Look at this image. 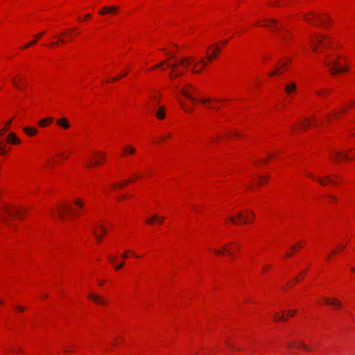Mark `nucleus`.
I'll return each instance as SVG.
<instances>
[{"instance_id": "1", "label": "nucleus", "mask_w": 355, "mask_h": 355, "mask_svg": "<svg viewBox=\"0 0 355 355\" xmlns=\"http://www.w3.org/2000/svg\"><path fill=\"white\" fill-rule=\"evenodd\" d=\"M85 208V200L82 197H75L71 202H63L58 205L52 215H55L62 221H67L82 216Z\"/></svg>"}, {"instance_id": "2", "label": "nucleus", "mask_w": 355, "mask_h": 355, "mask_svg": "<svg viewBox=\"0 0 355 355\" xmlns=\"http://www.w3.org/2000/svg\"><path fill=\"white\" fill-rule=\"evenodd\" d=\"M342 56L340 54L334 52L324 55L323 64L328 69L331 75L337 76L340 73H349L351 72V66L349 62L340 64Z\"/></svg>"}, {"instance_id": "3", "label": "nucleus", "mask_w": 355, "mask_h": 355, "mask_svg": "<svg viewBox=\"0 0 355 355\" xmlns=\"http://www.w3.org/2000/svg\"><path fill=\"white\" fill-rule=\"evenodd\" d=\"M333 38L323 33L315 32L309 37V47L313 53L322 55L324 51L331 48Z\"/></svg>"}, {"instance_id": "4", "label": "nucleus", "mask_w": 355, "mask_h": 355, "mask_svg": "<svg viewBox=\"0 0 355 355\" xmlns=\"http://www.w3.org/2000/svg\"><path fill=\"white\" fill-rule=\"evenodd\" d=\"M195 62V58L192 56L176 59L171 65V70L168 73L171 80H174L184 74Z\"/></svg>"}, {"instance_id": "5", "label": "nucleus", "mask_w": 355, "mask_h": 355, "mask_svg": "<svg viewBox=\"0 0 355 355\" xmlns=\"http://www.w3.org/2000/svg\"><path fill=\"white\" fill-rule=\"evenodd\" d=\"M27 212L25 207H19L12 204L3 203V208L0 211V217L3 218L4 224H8L11 218L17 219L24 218Z\"/></svg>"}, {"instance_id": "6", "label": "nucleus", "mask_w": 355, "mask_h": 355, "mask_svg": "<svg viewBox=\"0 0 355 355\" xmlns=\"http://www.w3.org/2000/svg\"><path fill=\"white\" fill-rule=\"evenodd\" d=\"M256 218L254 212L250 209H243L229 216V220L234 225L252 224Z\"/></svg>"}, {"instance_id": "7", "label": "nucleus", "mask_w": 355, "mask_h": 355, "mask_svg": "<svg viewBox=\"0 0 355 355\" xmlns=\"http://www.w3.org/2000/svg\"><path fill=\"white\" fill-rule=\"evenodd\" d=\"M107 159L105 151L96 149L92 151L91 157L85 161V166L87 168L103 166L107 162Z\"/></svg>"}, {"instance_id": "8", "label": "nucleus", "mask_w": 355, "mask_h": 355, "mask_svg": "<svg viewBox=\"0 0 355 355\" xmlns=\"http://www.w3.org/2000/svg\"><path fill=\"white\" fill-rule=\"evenodd\" d=\"M229 40L225 39L218 42L209 45L206 51V60L207 62H213L216 60L223 49L227 44Z\"/></svg>"}, {"instance_id": "9", "label": "nucleus", "mask_w": 355, "mask_h": 355, "mask_svg": "<svg viewBox=\"0 0 355 355\" xmlns=\"http://www.w3.org/2000/svg\"><path fill=\"white\" fill-rule=\"evenodd\" d=\"M292 63L291 57H286L281 60L276 65L275 69L268 73L269 77L281 76L284 74L289 68Z\"/></svg>"}, {"instance_id": "10", "label": "nucleus", "mask_w": 355, "mask_h": 355, "mask_svg": "<svg viewBox=\"0 0 355 355\" xmlns=\"http://www.w3.org/2000/svg\"><path fill=\"white\" fill-rule=\"evenodd\" d=\"M12 83L16 89L21 92L25 91L28 86L26 77L21 73H17L12 76Z\"/></svg>"}, {"instance_id": "11", "label": "nucleus", "mask_w": 355, "mask_h": 355, "mask_svg": "<svg viewBox=\"0 0 355 355\" xmlns=\"http://www.w3.org/2000/svg\"><path fill=\"white\" fill-rule=\"evenodd\" d=\"M349 240L347 238L343 239L336 244L334 249H332L327 255L326 259L328 261L331 260L334 257L338 255L339 253L344 251L349 244Z\"/></svg>"}, {"instance_id": "12", "label": "nucleus", "mask_w": 355, "mask_h": 355, "mask_svg": "<svg viewBox=\"0 0 355 355\" xmlns=\"http://www.w3.org/2000/svg\"><path fill=\"white\" fill-rule=\"evenodd\" d=\"M329 157L331 160L337 164L349 162L347 150H333Z\"/></svg>"}, {"instance_id": "13", "label": "nucleus", "mask_w": 355, "mask_h": 355, "mask_svg": "<svg viewBox=\"0 0 355 355\" xmlns=\"http://www.w3.org/2000/svg\"><path fill=\"white\" fill-rule=\"evenodd\" d=\"M87 299L93 304L101 307H106L108 305L107 299L105 296L98 293L89 292L87 294Z\"/></svg>"}, {"instance_id": "14", "label": "nucleus", "mask_w": 355, "mask_h": 355, "mask_svg": "<svg viewBox=\"0 0 355 355\" xmlns=\"http://www.w3.org/2000/svg\"><path fill=\"white\" fill-rule=\"evenodd\" d=\"M178 101L184 112L191 113L194 110V107L197 103V98H192L191 100L190 98H179Z\"/></svg>"}, {"instance_id": "15", "label": "nucleus", "mask_w": 355, "mask_h": 355, "mask_svg": "<svg viewBox=\"0 0 355 355\" xmlns=\"http://www.w3.org/2000/svg\"><path fill=\"white\" fill-rule=\"evenodd\" d=\"M322 300L324 304L335 310H340L343 308V302L337 297L325 296L322 297Z\"/></svg>"}, {"instance_id": "16", "label": "nucleus", "mask_w": 355, "mask_h": 355, "mask_svg": "<svg viewBox=\"0 0 355 355\" xmlns=\"http://www.w3.org/2000/svg\"><path fill=\"white\" fill-rule=\"evenodd\" d=\"M107 232V228L105 225H97L93 230V234L96 242L97 243H101Z\"/></svg>"}, {"instance_id": "17", "label": "nucleus", "mask_w": 355, "mask_h": 355, "mask_svg": "<svg viewBox=\"0 0 355 355\" xmlns=\"http://www.w3.org/2000/svg\"><path fill=\"white\" fill-rule=\"evenodd\" d=\"M319 13L316 11H309L303 15V19L308 24L318 27Z\"/></svg>"}, {"instance_id": "18", "label": "nucleus", "mask_w": 355, "mask_h": 355, "mask_svg": "<svg viewBox=\"0 0 355 355\" xmlns=\"http://www.w3.org/2000/svg\"><path fill=\"white\" fill-rule=\"evenodd\" d=\"M107 259L115 271L120 270L125 265V261H119V258L117 254H109L107 256Z\"/></svg>"}, {"instance_id": "19", "label": "nucleus", "mask_w": 355, "mask_h": 355, "mask_svg": "<svg viewBox=\"0 0 355 355\" xmlns=\"http://www.w3.org/2000/svg\"><path fill=\"white\" fill-rule=\"evenodd\" d=\"M316 182L322 186H328L329 184L337 185L339 184L338 176L337 175L318 176V178H316Z\"/></svg>"}, {"instance_id": "20", "label": "nucleus", "mask_w": 355, "mask_h": 355, "mask_svg": "<svg viewBox=\"0 0 355 355\" xmlns=\"http://www.w3.org/2000/svg\"><path fill=\"white\" fill-rule=\"evenodd\" d=\"M197 92L196 88L191 84H187L183 86L180 90L181 96L180 98H196L195 94Z\"/></svg>"}, {"instance_id": "21", "label": "nucleus", "mask_w": 355, "mask_h": 355, "mask_svg": "<svg viewBox=\"0 0 355 355\" xmlns=\"http://www.w3.org/2000/svg\"><path fill=\"white\" fill-rule=\"evenodd\" d=\"M225 245L227 256L234 257L237 252H240L242 248L241 243L238 241H233L227 243Z\"/></svg>"}, {"instance_id": "22", "label": "nucleus", "mask_w": 355, "mask_h": 355, "mask_svg": "<svg viewBox=\"0 0 355 355\" xmlns=\"http://www.w3.org/2000/svg\"><path fill=\"white\" fill-rule=\"evenodd\" d=\"M199 101L205 108L210 110H217L220 106V102L212 98H202Z\"/></svg>"}, {"instance_id": "23", "label": "nucleus", "mask_w": 355, "mask_h": 355, "mask_svg": "<svg viewBox=\"0 0 355 355\" xmlns=\"http://www.w3.org/2000/svg\"><path fill=\"white\" fill-rule=\"evenodd\" d=\"M254 26L257 27L266 28L282 27L281 22L273 19H266L261 21H258L254 24Z\"/></svg>"}, {"instance_id": "24", "label": "nucleus", "mask_w": 355, "mask_h": 355, "mask_svg": "<svg viewBox=\"0 0 355 355\" xmlns=\"http://www.w3.org/2000/svg\"><path fill=\"white\" fill-rule=\"evenodd\" d=\"M207 65V61L205 58H201L199 60L195 59V62L190 67L191 71L193 74H200Z\"/></svg>"}, {"instance_id": "25", "label": "nucleus", "mask_w": 355, "mask_h": 355, "mask_svg": "<svg viewBox=\"0 0 355 355\" xmlns=\"http://www.w3.org/2000/svg\"><path fill=\"white\" fill-rule=\"evenodd\" d=\"M333 22L332 18L328 14L322 12L319 13L318 27L329 28L332 26Z\"/></svg>"}, {"instance_id": "26", "label": "nucleus", "mask_w": 355, "mask_h": 355, "mask_svg": "<svg viewBox=\"0 0 355 355\" xmlns=\"http://www.w3.org/2000/svg\"><path fill=\"white\" fill-rule=\"evenodd\" d=\"M305 245L304 241H299L291 246L285 252L284 258L288 259L293 257L295 253L300 251Z\"/></svg>"}, {"instance_id": "27", "label": "nucleus", "mask_w": 355, "mask_h": 355, "mask_svg": "<svg viewBox=\"0 0 355 355\" xmlns=\"http://www.w3.org/2000/svg\"><path fill=\"white\" fill-rule=\"evenodd\" d=\"M166 217L157 214H153L145 219V223L150 225H162Z\"/></svg>"}, {"instance_id": "28", "label": "nucleus", "mask_w": 355, "mask_h": 355, "mask_svg": "<svg viewBox=\"0 0 355 355\" xmlns=\"http://www.w3.org/2000/svg\"><path fill=\"white\" fill-rule=\"evenodd\" d=\"M279 37L282 44L284 45L288 46L290 45L293 41L294 35L290 31L287 29H282L279 33Z\"/></svg>"}, {"instance_id": "29", "label": "nucleus", "mask_w": 355, "mask_h": 355, "mask_svg": "<svg viewBox=\"0 0 355 355\" xmlns=\"http://www.w3.org/2000/svg\"><path fill=\"white\" fill-rule=\"evenodd\" d=\"M172 64L173 62H171V58H168L160 62L159 63L149 67L148 69V71H153L159 69H161V71H164L168 68L171 69Z\"/></svg>"}, {"instance_id": "30", "label": "nucleus", "mask_w": 355, "mask_h": 355, "mask_svg": "<svg viewBox=\"0 0 355 355\" xmlns=\"http://www.w3.org/2000/svg\"><path fill=\"white\" fill-rule=\"evenodd\" d=\"M284 90L286 95L292 98L297 92V84L295 81H289L284 85Z\"/></svg>"}, {"instance_id": "31", "label": "nucleus", "mask_w": 355, "mask_h": 355, "mask_svg": "<svg viewBox=\"0 0 355 355\" xmlns=\"http://www.w3.org/2000/svg\"><path fill=\"white\" fill-rule=\"evenodd\" d=\"M316 124V119L315 116H309L305 118L300 121L297 122L296 124L297 126L299 127L300 129H305L312 127Z\"/></svg>"}, {"instance_id": "32", "label": "nucleus", "mask_w": 355, "mask_h": 355, "mask_svg": "<svg viewBox=\"0 0 355 355\" xmlns=\"http://www.w3.org/2000/svg\"><path fill=\"white\" fill-rule=\"evenodd\" d=\"M119 11V8L116 6H107L103 7L98 10L100 15H116Z\"/></svg>"}, {"instance_id": "33", "label": "nucleus", "mask_w": 355, "mask_h": 355, "mask_svg": "<svg viewBox=\"0 0 355 355\" xmlns=\"http://www.w3.org/2000/svg\"><path fill=\"white\" fill-rule=\"evenodd\" d=\"M53 38L54 40H53L51 42L49 43V47L50 49H54L55 47L60 46L61 45H63L66 42H69V40L64 39L63 36H61V33L58 35H55L53 36Z\"/></svg>"}, {"instance_id": "34", "label": "nucleus", "mask_w": 355, "mask_h": 355, "mask_svg": "<svg viewBox=\"0 0 355 355\" xmlns=\"http://www.w3.org/2000/svg\"><path fill=\"white\" fill-rule=\"evenodd\" d=\"M137 153V148L131 145L126 144L121 147V157L126 158L129 156H133Z\"/></svg>"}, {"instance_id": "35", "label": "nucleus", "mask_w": 355, "mask_h": 355, "mask_svg": "<svg viewBox=\"0 0 355 355\" xmlns=\"http://www.w3.org/2000/svg\"><path fill=\"white\" fill-rule=\"evenodd\" d=\"M77 31H78V28H70L64 29L61 31V36H63V37L64 39L69 40V42H70L78 33H76Z\"/></svg>"}, {"instance_id": "36", "label": "nucleus", "mask_w": 355, "mask_h": 355, "mask_svg": "<svg viewBox=\"0 0 355 355\" xmlns=\"http://www.w3.org/2000/svg\"><path fill=\"white\" fill-rule=\"evenodd\" d=\"M209 252L212 253L215 257L227 255L225 245L218 247H213L209 249Z\"/></svg>"}, {"instance_id": "37", "label": "nucleus", "mask_w": 355, "mask_h": 355, "mask_svg": "<svg viewBox=\"0 0 355 355\" xmlns=\"http://www.w3.org/2000/svg\"><path fill=\"white\" fill-rule=\"evenodd\" d=\"M46 34V31H42L35 35V38L28 42V43L25 44L22 47L21 49L24 50L26 49H28L31 47L32 46H34L37 43V42Z\"/></svg>"}, {"instance_id": "38", "label": "nucleus", "mask_w": 355, "mask_h": 355, "mask_svg": "<svg viewBox=\"0 0 355 355\" xmlns=\"http://www.w3.org/2000/svg\"><path fill=\"white\" fill-rule=\"evenodd\" d=\"M6 141L8 144H12V145H19L21 144L20 139L17 136V135L13 132H9L6 138Z\"/></svg>"}, {"instance_id": "39", "label": "nucleus", "mask_w": 355, "mask_h": 355, "mask_svg": "<svg viewBox=\"0 0 355 355\" xmlns=\"http://www.w3.org/2000/svg\"><path fill=\"white\" fill-rule=\"evenodd\" d=\"M288 347L291 349H302L305 351H309V347L301 341H294L288 345Z\"/></svg>"}, {"instance_id": "40", "label": "nucleus", "mask_w": 355, "mask_h": 355, "mask_svg": "<svg viewBox=\"0 0 355 355\" xmlns=\"http://www.w3.org/2000/svg\"><path fill=\"white\" fill-rule=\"evenodd\" d=\"M8 144V143L6 141V140L0 139V155L1 156L6 155L10 151L11 147Z\"/></svg>"}, {"instance_id": "41", "label": "nucleus", "mask_w": 355, "mask_h": 355, "mask_svg": "<svg viewBox=\"0 0 355 355\" xmlns=\"http://www.w3.org/2000/svg\"><path fill=\"white\" fill-rule=\"evenodd\" d=\"M56 124L64 130H69L71 127L70 123L67 118L62 117L56 120Z\"/></svg>"}, {"instance_id": "42", "label": "nucleus", "mask_w": 355, "mask_h": 355, "mask_svg": "<svg viewBox=\"0 0 355 355\" xmlns=\"http://www.w3.org/2000/svg\"><path fill=\"white\" fill-rule=\"evenodd\" d=\"M23 132L28 137H34L39 132L38 130L35 127L25 126L23 128Z\"/></svg>"}, {"instance_id": "43", "label": "nucleus", "mask_w": 355, "mask_h": 355, "mask_svg": "<svg viewBox=\"0 0 355 355\" xmlns=\"http://www.w3.org/2000/svg\"><path fill=\"white\" fill-rule=\"evenodd\" d=\"M53 122V118L51 116L43 118L38 121V125L40 128H46L50 126Z\"/></svg>"}, {"instance_id": "44", "label": "nucleus", "mask_w": 355, "mask_h": 355, "mask_svg": "<svg viewBox=\"0 0 355 355\" xmlns=\"http://www.w3.org/2000/svg\"><path fill=\"white\" fill-rule=\"evenodd\" d=\"M268 179L269 176L268 175H260L254 178L258 187L266 184L268 182Z\"/></svg>"}, {"instance_id": "45", "label": "nucleus", "mask_w": 355, "mask_h": 355, "mask_svg": "<svg viewBox=\"0 0 355 355\" xmlns=\"http://www.w3.org/2000/svg\"><path fill=\"white\" fill-rule=\"evenodd\" d=\"M348 107H341L339 110H333L329 115L327 116V119L328 121L332 120L334 118L338 117L339 114L344 113Z\"/></svg>"}, {"instance_id": "46", "label": "nucleus", "mask_w": 355, "mask_h": 355, "mask_svg": "<svg viewBox=\"0 0 355 355\" xmlns=\"http://www.w3.org/2000/svg\"><path fill=\"white\" fill-rule=\"evenodd\" d=\"M155 117L158 120H164L166 118V108L164 106H159L155 112Z\"/></svg>"}, {"instance_id": "47", "label": "nucleus", "mask_w": 355, "mask_h": 355, "mask_svg": "<svg viewBox=\"0 0 355 355\" xmlns=\"http://www.w3.org/2000/svg\"><path fill=\"white\" fill-rule=\"evenodd\" d=\"M11 123H12V119H10L8 121L5 122L0 127V137L3 136L10 129Z\"/></svg>"}, {"instance_id": "48", "label": "nucleus", "mask_w": 355, "mask_h": 355, "mask_svg": "<svg viewBox=\"0 0 355 355\" xmlns=\"http://www.w3.org/2000/svg\"><path fill=\"white\" fill-rule=\"evenodd\" d=\"M286 318L283 311L275 312L272 315V320L275 322L286 321Z\"/></svg>"}, {"instance_id": "49", "label": "nucleus", "mask_w": 355, "mask_h": 355, "mask_svg": "<svg viewBox=\"0 0 355 355\" xmlns=\"http://www.w3.org/2000/svg\"><path fill=\"white\" fill-rule=\"evenodd\" d=\"M308 269H305L303 272H300V274H298L294 280H293L291 283H290V285L289 286H293L295 284L297 283V282H300L301 281H302L305 277V274L306 272Z\"/></svg>"}, {"instance_id": "50", "label": "nucleus", "mask_w": 355, "mask_h": 355, "mask_svg": "<svg viewBox=\"0 0 355 355\" xmlns=\"http://www.w3.org/2000/svg\"><path fill=\"white\" fill-rule=\"evenodd\" d=\"M131 256L135 257V258H141V256L136 254L135 252L130 250H125L123 254H121L122 258L123 259H128Z\"/></svg>"}, {"instance_id": "51", "label": "nucleus", "mask_w": 355, "mask_h": 355, "mask_svg": "<svg viewBox=\"0 0 355 355\" xmlns=\"http://www.w3.org/2000/svg\"><path fill=\"white\" fill-rule=\"evenodd\" d=\"M141 178V177L137 174L132 175L128 180H125V186H128L130 183H135Z\"/></svg>"}, {"instance_id": "52", "label": "nucleus", "mask_w": 355, "mask_h": 355, "mask_svg": "<svg viewBox=\"0 0 355 355\" xmlns=\"http://www.w3.org/2000/svg\"><path fill=\"white\" fill-rule=\"evenodd\" d=\"M133 198V196L131 195V194H128V193H123V194H120L117 196V200L119 202H121L123 200H129V199H131Z\"/></svg>"}, {"instance_id": "53", "label": "nucleus", "mask_w": 355, "mask_h": 355, "mask_svg": "<svg viewBox=\"0 0 355 355\" xmlns=\"http://www.w3.org/2000/svg\"><path fill=\"white\" fill-rule=\"evenodd\" d=\"M283 313H285V316L287 317L286 320H288L290 318H292L297 314V310L291 309L289 311H283Z\"/></svg>"}, {"instance_id": "54", "label": "nucleus", "mask_w": 355, "mask_h": 355, "mask_svg": "<svg viewBox=\"0 0 355 355\" xmlns=\"http://www.w3.org/2000/svg\"><path fill=\"white\" fill-rule=\"evenodd\" d=\"M349 162L355 160V148L347 150Z\"/></svg>"}, {"instance_id": "55", "label": "nucleus", "mask_w": 355, "mask_h": 355, "mask_svg": "<svg viewBox=\"0 0 355 355\" xmlns=\"http://www.w3.org/2000/svg\"><path fill=\"white\" fill-rule=\"evenodd\" d=\"M125 187L126 186H125V180L121 182H116L112 185L113 189H121Z\"/></svg>"}, {"instance_id": "56", "label": "nucleus", "mask_w": 355, "mask_h": 355, "mask_svg": "<svg viewBox=\"0 0 355 355\" xmlns=\"http://www.w3.org/2000/svg\"><path fill=\"white\" fill-rule=\"evenodd\" d=\"M272 268V264H270V263H265L263 267H262V269H261V272L262 273H267L269 271H270Z\"/></svg>"}, {"instance_id": "57", "label": "nucleus", "mask_w": 355, "mask_h": 355, "mask_svg": "<svg viewBox=\"0 0 355 355\" xmlns=\"http://www.w3.org/2000/svg\"><path fill=\"white\" fill-rule=\"evenodd\" d=\"M150 99H153L156 101L157 102H159V98H160V94L158 92H155L149 95Z\"/></svg>"}, {"instance_id": "58", "label": "nucleus", "mask_w": 355, "mask_h": 355, "mask_svg": "<svg viewBox=\"0 0 355 355\" xmlns=\"http://www.w3.org/2000/svg\"><path fill=\"white\" fill-rule=\"evenodd\" d=\"M304 175L309 178H311L316 182V178H318V175H314L312 172L310 171H304Z\"/></svg>"}, {"instance_id": "59", "label": "nucleus", "mask_w": 355, "mask_h": 355, "mask_svg": "<svg viewBox=\"0 0 355 355\" xmlns=\"http://www.w3.org/2000/svg\"><path fill=\"white\" fill-rule=\"evenodd\" d=\"M329 202L331 204H336L338 202V198L336 196L330 195L328 197Z\"/></svg>"}, {"instance_id": "60", "label": "nucleus", "mask_w": 355, "mask_h": 355, "mask_svg": "<svg viewBox=\"0 0 355 355\" xmlns=\"http://www.w3.org/2000/svg\"><path fill=\"white\" fill-rule=\"evenodd\" d=\"M328 93H329V91L326 90V89H322V90H320V91H317L316 92V94L318 96H327Z\"/></svg>"}, {"instance_id": "61", "label": "nucleus", "mask_w": 355, "mask_h": 355, "mask_svg": "<svg viewBox=\"0 0 355 355\" xmlns=\"http://www.w3.org/2000/svg\"><path fill=\"white\" fill-rule=\"evenodd\" d=\"M172 137V133L171 132H166L165 134H164L162 136V138L161 139L162 141H164L166 139H171Z\"/></svg>"}, {"instance_id": "62", "label": "nucleus", "mask_w": 355, "mask_h": 355, "mask_svg": "<svg viewBox=\"0 0 355 355\" xmlns=\"http://www.w3.org/2000/svg\"><path fill=\"white\" fill-rule=\"evenodd\" d=\"M119 80H120V77H119V76L116 75V76H114L113 78H108L107 80V83H113L116 82V81H118Z\"/></svg>"}, {"instance_id": "63", "label": "nucleus", "mask_w": 355, "mask_h": 355, "mask_svg": "<svg viewBox=\"0 0 355 355\" xmlns=\"http://www.w3.org/2000/svg\"><path fill=\"white\" fill-rule=\"evenodd\" d=\"M128 73H129V70L128 69H125V70H123V71H121L117 76H119V77H120V79H121L123 77H125V76H127Z\"/></svg>"}, {"instance_id": "64", "label": "nucleus", "mask_w": 355, "mask_h": 355, "mask_svg": "<svg viewBox=\"0 0 355 355\" xmlns=\"http://www.w3.org/2000/svg\"><path fill=\"white\" fill-rule=\"evenodd\" d=\"M90 18H91V15L89 13H88V14L85 15L83 18L79 17L78 19L79 21H87Z\"/></svg>"}]
</instances>
